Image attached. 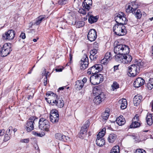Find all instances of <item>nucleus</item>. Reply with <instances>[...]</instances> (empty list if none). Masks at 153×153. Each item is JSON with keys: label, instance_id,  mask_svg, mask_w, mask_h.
<instances>
[{"label": "nucleus", "instance_id": "f257e3e1", "mask_svg": "<svg viewBox=\"0 0 153 153\" xmlns=\"http://www.w3.org/2000/svg\"><path fill=\"white\" fill-rule=\"evenodd\" d=\"M142 62H138L137 64H133L128 67V74L129 76H135L139 73L140 68L142 66Z\"/></svg>", "mask_w": 153, "mask_h": 153}, {"label": "nucleus", "instance_id": "f03ea898", "mask_svg": "<svg viewBox=\"0 0 153 153\" xmlns=\"http://www.w3.org/2000/svg\"><path fill=\"white\" fill-rule=\"evenodd\" d=\"M126 24H116L113 27V30L116 34L118 36L125 35L127 32L124 25Z\"/></svg>", "mask_w": 153, "mask_h": 153}, {"label": "nucleus", "instance_id": "7ed1b4c3", "mask_svg": "<svg viewBox=\"0 0 153 153\" xmlns=\"http://www.w3.org/2000/svg\"><path fill=\"white\" fill-rule=\"evenodd\" d=\"M99 90L98 87H97L94 90V92L95 91V93L98 94L95 97L93 100L94 102L97 105L100 103L105 100L106 97V95L104 94V93L100 92V91Z\"/></svg>", "mask_w": 153, "mask_h": 153}, {"label": "nucleus", "instance_id": "20e7f679", "mask_svg": "<svg viewBox=\"0 0 153 153\" xmlns=\"http://www.w3.org/2000/svg\"><path fill=\"white\" fill-rule=\"evenodd\" d=\"M114 51L115 53L127 54L129 52V48L128 46L126 45L118 44L114 47Z\"/></svg>", "mask_w": 153, "mask_h": 153}, {"label": "nucleus", "instance_id": "39448f33", "mask_svg": "<svg viewBox=\"0 0 153 153\" xmlns=\"http://www.w3.org/2000/svg\"><path fill=\"white\" fill-rule=\"evenodd\" d=\"M39 127L40 129L46 132L49 131L50 125L48 120L45 118H41L39 120Z\"/></svg>", "mask_w": 153, "mask_h": 153}, {"label": "nucleus", "instance_id": "423d86ee", "mask_svg": "<svg viewBox=\"0 0 153 153\" xmlns=\"http://www.w3.org/2000/svg\"><path fill=\"white\" fill-rule=\"evenodd\" d=\"M104 80L103 75L100 74H93L90 78V81L91 83L95 85L102 82Z\"/></svg>", "mask_w": 153, "mask_h": 153}, {"label": "nucleus", "instance_id": "0eeeda50", "mask_svg": "<svg viewBox=\"0 0 153 153\" xmlns=\"http://www.w3.org/2000/svg\"><path fill=\"white\" fill-rule=\"evenodd\" d=\"M114 19L117 23V24H126L127 22L126 15L123 12H121L116 14Z\"/></svg>", "mask_w": 153, "mask_h": 153}, {"label": "nucleus", "instance_id": "6e6552de", "mask_svg": "<svg viewBox=\"0 0 153 153\" xmlns=\"http://www.w3.org/2000/svg\"><path fill=\"white\" fill-rule=\"evenodd\" d=\"M102 69V66L101 64H96L90 67L88 69L87 73L88 74H97Z\"/></svg>", "mask_w": 153, "mask_h": 153}, {"label": "nucleus", "instance_id": "1a4fd4ad", "mask_svg": "<svg viewBox=\"0 0 153 153\" xmlns=\"http://www.w3.org/2000/svg\"><path fill=\"white\" fill-rule=\"evenodd\" d=\"M90 124L89 121H86L83 125L81 127V130L79 135V137L80 138H83L87 134V130Z\"/></svg>", "mask_w": 153, "mask_h": 153}, {"label": "nucleus", "instance_id": "9d476101", "mask_svg": "<svg viewBox=\"0 0 153 153\" xmlns=\"http://www.w3.org/2000/svg\"><path fill=\"white\" fill-rule=\"evenodd\" d=\"M12 51L10 44L5 43L1 48L0 54L2 57H5L8 55Z\"/></svg>", "mask_w": 153, "mask_h": 153}, {"label": "nucleus", "instance_id": "9b49d317", "mask_svg": "<svg viewBox=\"0 0 153 153\" xmlns=\"http://www.w3.org/2000/svg\"><path fill=\"white\" fill-rule=\"evenodd\" d=\"M138 7V5L137 2H131L126 6V12L128 13H135V11H136Z\"/></svg>", "mask_w": 153, "mask_h": 153}, {"label": "nucleus", "instance_id": "f8f14e48", "mask_svg": "<svg viewBox=\"0 0 153 153\" xmlns=\"http://www.w3.org/2000/svg\"><path fill=\"white\" fill-rule=\"evenodd\" d=\"M48 102L53 105H56L59 108L63 107L64 105V101L62 99H58V97H55V99L48 100Z\"/></svg>", "mask_w": 153, "mask_h": 153}, {"label": "nucleus", "instance_id": "ddd939ff", "mask_svg": "<svg viewBox=\"0 0 153 153\" xmlns=\"http://www.w3.org/2000/svg\"><path fill=\"white\" fill-rule=\"evenodd\" d=\"M15 35V31L10 29L8 30L7 32L3 34L2 35V39L6 40H10L13 39Z\"/></svg>", "mask_w": 153, "mask_h": 153}, {"label": "nucleus", "instance_id": "4468645a", "mask_svg": "<svg viewBox=\"0 0 153 153\" xmlns=\"http://www.w3.org/2000/svg\"><path fill=\"white\" fill-rule=\"evenodd\" d=\"M139 116L138 114L136 115L132 120V123L130 125V128H136L140 126V123L139 122Z\"/></svg>", "mask_w": 153, "mask_h": 153}, {"label": "nucleus", "instance_id": "2eb2a0df", "mask_svg": "<svg viewBox=\"0 0 153 153\" xmlns=\"http://www.w3.org/2000/svg\"><path fill=\"white\" fill-rule=\"evenodd\" d=\"M97 37V32L94 29H91L89 31L88 34V39L91 42L94 41Z\"/></svg>", "mask_w": 153, "mask_h": 153}, {"label": "nucleus", "instance_id": "dca6fc26", "mask_svg": "<svg viewBox=\"0 0 153 153\" xmlns=\"http://www.w3.org/2000/svg\"><path fill=\"white\" fill-rule=\"evenodd\" d=\"M145 82V80L142 78L138 77L134 82L133 85L135 87L138 88L143 85Z\"/></svg>", "mask_w": 153, "mask_h": 153}, {"label": "nucleus", "instance_id": "f3484780", "mask_svg": "<svg viewBox=\"0 0 153 153\" xmlns=\"http://www.w3.org/2000/svg\"><path fill=\"white\" fill-rule=\"evenodd\" d=\"M55 137L56 139L64 142L67 141L69 140V138L68 136L60 133H57L55 134Z\"/></svg>", "mask_w": 153, "mask_h": 153}, {"label": "nucleus", "instance_id": "a211bd4d", "mask_svg": "<svg viewBox=\"0 0 153 153\" xmlns=\"http://www.w3.org/2000/svg\"><path fill=\"white\" fill-rule=\"evenodd\" d=\"M92 4V0H84L82 4V6L84 9L87 11L91 8V6Z\"/></svg>", "mask_w": 153, "mask_h": 153}, {"label": "nucleus", "instance_id": "6ab92c4d", "mask_svg": "<svg viewBox=\"0 0 153 153\" xmlns=\"http://www.w3.org/2000/svg\"><path fill=\"white\" fill-rule=\"evenodd\" d=\"M98 52V49L96 48H93L90 51V58L91 60H95L98 57V56L96 54Z\"/></svg>", "mask_w": 153, "mask_h": 153}, {"label": "nucleus", "instance_id": "aec40b11", "mask_svg": "<svg viewBox=\"0 0 153 153\" xmlns=\"http://www.w3.org/2000/svg\"><path fill=\"white\" fill-rule=\"evenodd\" d=\"M142 99L143 97L142 96L138 95L135 96L133 100L134 105L135 106H137L142 100Z\"/></svg>", "mask_w": 153, "mask_h": 153}, {"label": "nucleus", "instance_id": "412c9836", "mask_svg": "<svg viewBox=\"0 0 153 153\" xmlns=\"http://www.w3.org/2000/svg\"><path fill=\"white\" fill-rule=\"evenodd\" d=\"M37 119V117H36L32 116L30 117L27 120L25 125L32 126V127L34 126L35 121Z\"/></svg>", "mask_w": 153, "mask_h": 153}, {"label": "nucleus", "instance_id": "4be33fe9", "mask_svg": "<svg viewBox=\"0 0 153 153\" xmlns=\"http://www.w3.org/2000/svg\"><path fill=\"white\" fill-rule=\"evenodd\" d=\"M115 55V60L120 63H123L124 56L125 54L122 53H117Z\"/></svg>", "mask_w": 153, "mask_h": 153}, {"label": "nucleus", "instance_id": "5701e85b", "mask_svg": "<svg viewBox=\"0 0 153 153\" xmlns=\"http://www.w3.org/2000/svg\"><path fill=\"white\" fill-rule=\"evenodd\" d=\"M59 114L54 115H50V118L51 121L52 123H56L58 122L59 120Z\"/></svg>", "mask_w": 153, "mask_h": 153}, {"label": "nucleus", "instance_id": "b1692460", "mask_svg": "<svg viewBox=\"0 0 153 153\" xmlns=\"http://www.w3.org/2000/svg\"><path fill=\"white\" fill-rule=\"evenodd\" d=\"M81 80H77L76 82L75 85V88L76 90H80L83 87V83Z\"/></svg>", "mask_w": 153, "mask_h": 153}, {"label": "nucleus", "instance_id": "393cba45", "mask_svg": "<svg viewBox=\"0 0 153 153\" xmlns=\"http://www.w3.org/2000/svg\"><path fill=\"white\" fill-rule=\"evenodd\" d=\"M124 57L123 62V64H128L130 62L132 59V56L128 55V54L125 55Z\"/></svg>", "mask_w": 153, "mask_h": 153}, {"label": "nucleus", "instance_id": "a878e982", "mask_svg": "<svg viewBox=\"0 0 153 153\" xmlns=\"http://www.w3.org/2000/svg\"><path fill=\"white\" fill-rule=\"evenodd\" d=\"M117 135L113 133L110 134L108 138V140L109 143H112L116 140Z\"/></svg>", "mask_w": 153, "mask_h": 153}, {"label": "nucleus", "instance_id": "bb28decb", "mask_svg": "<svg viewBox=\"0 0 153 153\" xmlns=\"http://www.w3.org/2000/svg\"><path fill=\"white\" fill-rule=\"evenodd\" d=\"M96 143L97 146H102L104 145L105 140L103 138L97 137L96 140Z\"/></svg>", "mask_w": 153, "mask_h": 153}, {"label": "nucleus", "instance_id": "cd10ccee", "mask_svg": "<svg viewBox=\"0 0 153 153\" xmlns=\"http://www.w3.org/2000/svg\"><path fill=\"white\" fill-rule=\"evenodd\" d=\"M119 102L120 103V108L122 109H124L126 108L127 106V102L126 99H121L119 101Z\"/></svg>", "mask_w": 153, "mask_h": 153}, {"label": "nucleus", "instance_id": "c85d7f7f", "mask_svg": "<svg viewBox=\"0 0 153 153\" xmlns=\"http://www.w3.org/2000/svg\"><path fill=\"white\" fill-rule=\"evenodd\" d=\"M109 110L108 108L106 109L105 112L102 113L101 117L103 120H106L108 119L109 116Z\"/></svg>", "mask_w": 153, "mask_h": 153}, {"label": "nucleus", "instance_id": "c756f323", "mask_svg": "<svg viewBox=\"0 0 153 153\" xmlns=\"http://www.w3.org/2000/svg\"><path fill=\"white\" fill-rule=\"evenodd\" d=\"M123 116L122 117L120 116L116 119V122L119 126L123 125L125 123V119L124 118H123Z\"/></svg>", "mask_w": 153, "mask_h": 153}, {"label": "nucleus", "instance_id": "7c9ffc66", "mask_svg": "<svg viewBox=\"0 0 153 153\" xmlns=\"http://www.w3.org/2000/svg\"><path fill=\"white\" fill-rule=\"evenodd\" d=\"M152 115L151 114H149L147 115L146 117V119L147 124L149 126L151 125L152 124Z\"/></svg>", "mask_w": 153, "mask_h": 153}, {"label": "nucleus", "instance_id": "2f4dec72", "mask_svg": "<svg viewBox=\"0 0 153 153\" xmlns=\"http://www.w3.org/2000/svg\"><path fill=\"white\" fill-rule=\"evenodd\" d=\"M135 13H132L134 14L135 17L138 19H140L142 16V13L141 11L139 9H137L136 11H135Z\"/></svg>", "mask_w": 153, "mask_h": 153}, {"label": "nucleus", "instance_id": "473e14b6", "mask_svg": "<svg viewBox=\"0 0 153 153\" xmlns=\"http://www.w3.org/2000/svg\"><path fill=\"white\" fill-rule=\"evenodd\" d=\"M98 20V18L97 16H94L93 15L90 16L89 17L88 20L89 22L91 24L93 23L96 22Z\"/></svg>", "mask_w": 153, "mask_h": 153}, {"label": "nucleus", "instance_id": "72a5a7b5", "mask_svg": "<svg viewBox=\"0 0 153 153\" xmlns=\"http://www.w3.org/2000/svg\"><path fill=\"white\" fill-rule=\"evenodd\" d=\"M147 86L148 89L149 90L153 89V78L150 79Z\"/></svg>", "mask_w": 153, "mask_h": 153}, {"label": "nucleus", "instance_id": "f704fd0d", "mask_svg": "<svg viewBox=\"0 0 153 153\" xmlns=\"http://www.w3.org/2000/svg\"><path fill=\"white\" fill-rule=\"evenodd\" d=\"M47 95H48V96H50V97L48 98V99L47 98H45V100L47 102L48 101V99H51V100L52 99H55V97H58V96L56 94H54L52 92H50L49 93L47 94Z\"/></svg>", "mask_w": 153, "mask_h": 153}, {"label": "nucleus", "instance_id": "c9c22d12", "mask_svg": "<svg viewBox=\"0 0 153 153\" xmlns=\"http://www.w3.org/2000/svg\"><path fill=\"white\" fill-rule=\"evenodd\" d=\"M44 17L42 16H39L36 19L34 24L39 25L41 22L42 20L44 19Z\"/></svg>", "mask_w": 153, "mask_h": 153}, {"label": "nucleus", "instance_id": "e433bc0d", "mask_svg": "<svg viewBox=\"0 0 153 153\" xmlns=\"http://www.w3.org/2000/svg\"><path fill=\"white\" fill-rule=\"evenodd\" d=\"M86 62L89 63L88 59L87 56L85 55L81 59L80 62V64H81V63H82V64L85 65V64Z\"/></svg>", "mask_w": 153, "mask_h": 153}, {"label": "nucleus", "instance_id": "4c0bfd02", "mask_svg": "<svg viewBox=\"0 0 153 153\" xmlns=\"http://www.w3.org/2000/svg\"><path fill=\"white\" fill-rule=\"evenodd\" d=\"M111 89L113 91H114L119 88V85L116 82H114L111 86Z\"/></svg>", "mask_w": 153, "mask_h": 153}, {"label": "nucleus", "instance_id": "58836bf2", "mask_svg": "<svg viewBox=\"0 0 153 153\" xmlns=\"http://www.w3.org/2000/svg\"><path fill=\"white\" fill-rule=\"evenodd\" d=\"M119 148L118 146L114 147L111 151L110 153H119L120 151Z\"/></svg>", "mask_w": 153, "mask_h": 153}, {"label": "nucleus", "instance_id": "ea45409f", "mask_svg": "<svg viewBox=\"0 0 153 153\" xmlns=\"http://www.w3.org/2000/svg\"><path fill=\"white\" fill-rule=\"evenodd\" d=\"M104 58L108 61H110L112 58V56L111 53L110 52L106 53L105 54Z\"/></svg>", "mask_w": 153, "mask_h": 153}, {"label": "nucleus", "instance_id": "a19ab883", "mask_svg": "<svg viewBox=\"0 0 153 153\" xmlns=\"http://www.w3.org/2000/svg\"><path fill=\"white\" fill-rule=\"evenodd\" d=\"M75 24L77 27L79 28L85 25V22L83 21H79L76 22Z\"/></svg>", "mask_w": 153, "mask_h": 153}, {"label": "nucleus", "instance_id": "79ce46f5", "mask_svg": "<svg viewBox=\"0 0 153 153\" xmlns=\"http://www.w3.org/2000/svg\"><path fill=\"white\" fill-rule=\"evenodd\" d=\"M25 128L26 131L27 132H30L34 129V126H28L25 125Z\"/></svg>", "mask_w": 153, "mask_h": 153}, {"label": "nucleus", "instance_id": "37998d69", "mask_svg": "<svg viewBox=\"0 0 153 153\" xmlns=\"http://www.w3.org/2000/svg\"><path fill=\"white\" fill-rule=\"evenodd\" d=\"M68 2V0H59L58 1L59 4L62 5L66 4Z\"/></svg>", "mask_w": 153, "mask_h": 153}, {"label": "nucleus", "instance_id": "c03bdc74", "mask_svg": "<svg viewBox=\"0 0 153 153\" xmlns=\"http://www.w3.org/2000/svg\"><path fill=\"white\" fill-rule=\"evenodd\" d=\"M86 63L85 65L82 64V63H81V65L80 66V68L81 70H84L88 66L89 63L88 62H86Z\"/></svg>", "mask_w": 153, "mask_h": 153}, {"label": "nucleus", "instance_id": "a18cd8bd", "mask_svg": "<svg viewBox=\"0 0 153 153\" xmlns=\"http://www.w3.org/2000/svg\"><path fill=\"white\" fill-rule=\"evenodd\" d=\"M105 132L103 130L99 132L97 136V137L102 138L105 135Z\"/></svg>", "mask_w": 153, "mask_h": 153}, {"label": "nucleus", "instance_id": "49530a36", "mask_svg": "<svg viewBox=\"0 0 153 153\" xmlns=\"http://www.w3.org/2000/svg\"><path fill=\"white\" fill-rule=\"evenodd\" d=\"M11 136V135H10L6 133L4 135V140L5 141H6L9 140L10 137Z\"/></svg>", "mask_w": 153, "mask_h": 153}, {"label": "nucleus", "instance_id": "de8ad7c7", "mask_svg": "<svg viewBox=\"0 0 153 153\" xmlns=\"http://www.w3.org/2000/svg\"><path fill=\"white\" fill-rule=\"evenodd\" d=\"M86 10L85 9H79L78 11V12L80 13L85 15L86 14Z\"/></svg>", "mask_w": 153, "mask_h": 153}, {"label": "nucleus", "instance_id": "09e8293b", "mask_svg": "<svg viewBox=\"0 0 153 153\" xmlns=\"http://www.w3.org/2000/svg\"><path fill=\"white\" fill-rule=\"evenodd\" d=\"M52 114L56 115L59 114L58 111L56 109H53L51 111L50 115Z\"/></svg>", "mask_w": 153, "mask_h": 153}, {"label": "nucleus", "instance_id": "8fccbe9b", "mask_svg": "<svg viewBox=\"0 0 153 153\" xmlns=\"http://www.w3.org/2000/svg\"><path fill=\"white\" fill-rule=\"evenodd\" d=\"M135 153H146V152L143 149H137Z\"/></svg>", "mask_w": 153, "mask_h": 153}, {"label": "nucleus", "instance_id": "3c124183", "mask_svg": "<svg viewBox=\"0 0 153 153\" xmlns=\"http://www.w3.org/2000/svg\"><path fill=\"white\" fill-rule=\"evenodd\" d=\"M12 128H12V126H10L9 127V128H8V129H7V130L6 132V133L10 135H11L10 134V131H11V132H12V129H13Z\"/></svg>", "mask_w": 153, "mask_h": 153}, {"label": "nucleus", "instance_id": "603ef678", "mask_svg": "<svg viewBox=\"0 0 153 153\" xmlns=\"http://www.w3.org/2000/svg\"><path fill=\"white\" fill-rule=\"evenodd\" d=\"M45 77L44 79V85L45 86H46L47 84V76L48 75V74L45 73Z\"/></svg>", "mask_w": 153, "mask_h": 153}, {"label": "nucleus", "instance_id": "864d4df0", "mask_svg": "<svg viewBox=\"0 0 153 153\" xmlns=\"http://www.w3.org/2000/svg\"><path fill=\"white\" fill-rule=\"evenodd\" d=\"M109 61H108L104 58L102 59L101 61V63L103 64H105L107 62H108Z\"/></svg>", "mask_w": 153, "mask_h": 153}, {"label": "nucleus", "instance_id": "5fc2aeb1", "mask_svg": "<svg viewBox=\"0 0 153 153\" xmlns=\"http://www.w3.org/2000/svg\"><path fill=\"white\" fill-rule=\"evenodd\" d=\"M29 139L28 138L20 140V142L22 143H27L29 142Z\"/></svg>", "mask_w": 153, "mask_h": 153}, {"label": "nucleus", "instance_id": "6e6d98bb", "mask_svg": "<svg viewBox=\"0 0 153 153\" xmlns=\"http://www.w3.org/2000/svg\"><path fill=\"white\" fill-rule=\"evenodd\" d=\"M19 37L22 39H25L26 38V36L25 33H22Z\"/></svg>", "mask_w": 153, "mask_h": 153}, {"label": "nucleus", "instance_id": "4d7b16f0", "mask_svg": "<svg viewBox=\"0 0 153 153\" xmlns=\"http://www.w3.org/2000/svg\"><path fill=\"white\" fill-rule=\"evenodd\" d=\"M4 130H0V136H2L4 134Z\"/></svg>", "mask_w": 153, "mask_h": 153}, {"label": "nucleus", "instance_id": "13d9d810", "mask_svg": "<svg viewBox=\"0 0 153 153\" xmlns=\"http://www.w3.org/2000/svg\"><path fill=\"white\" fill-rule=\"evenodd\" d=\"M34 149L36 150H39V147L38 146V145L36 143H35L34 144Z\"/></svg>", "mask_w": 153, "mask_h": 153}, {"label": "nucleus", "instance_id": "bf43d9fd", "mask_svg": "<svg viewBox=\"0 0 153 153\" xmlns=\"http://www.w3.org/2000/svg\"><path fill=\"white\" fill-rule=\"evenodd\" d=\"M45 135V134L43 133V134H41L40 133H38L37 132V134H36L37 136L40 137H42Z\"/></svg>", "mask_w": 153, "mask_h": 153}, {"label": "nucleus", "instance_id": "052dcab7", "mask_svg": "<svg viewBox=\"0 0 153 153\" xmlns=\"http://www.w3.org/2000/svg\"><path fill=\"white\" fill-rule=\"evenodd\" d=\"M87 81V79L86 77H84L83 78L82 80H81V81H82V83H83V84L84 85V84Z\"/></svg>", "mask_w": 153, "mask_h": 153}, {"label": "nucleus", "instance_id": "680f3d73", "mask_svg": "<svg viewBox=\"0 0 153 153\" xmlns=\"http://www.w3.org/2000/svg\"><path fill=\"white\" fill-rule=\"evenodd\" d=\"M119 65L114 66V71H115L118 69Z\"/></svg>", "mask_w": 153, "mask_h": 153}, {"label": "nucleus", "instance_id": "e2e57ef3", "mask_svg": "<svg viewBox=\"0 0 153 153\" xmlns=\"http://www.w3.org/2000/svg\"><path fill=\"white\" fill-rule=\"evenodd\" d=\"M34 94H33L32 95H28L27 97V99L28 100L32 99L33 98V96Z\"/></svg>", "mask_w": 153, "mask_h": 153}, {"label": "nucleus", "instance_id": "0e129e2a", "mask_svg": "<svg viewBox=\"0 0 153 153\" xmlns=\"http://www.w3.org/2000/svg\"><path fill=\"white\" fill-rule=\"evenodd\" d=\"M69 56L70 58L69 62L70 63H71L72 59V55L71 53H70Z\"/></svg>", "mask_w": 153, "mask_h": 153}, {"label": "nucleus", "instance_id": "69168bd1", "mask_svg": "<svg viewBox=\"0 0 153 153\" xmlns=\"http://www.w3.org/2000/svg\"><path fill=\"white\" fill-rule=\"evenodd\" d=\"M55 70L56 72H61L62 71V69L61 68H56Z\"/></svg>", "mask_w": 153, "mask_h": 153}, {"label": "nucleus", "instance_id": "338daca9", "mask_svg": "<svg viewBox=\"0 0 153 153\" xmlns=\"http://www.w3.org/2000/svg\"><path fill=\"white\" fill-rule=\"evenodd\" d=\"M94 47L97 48L98 46V43H97L96 42H95L94 43Z\"/></svg>", "mask_w": 153, "mask_h": 153}, {"label": "nucleus", "instance_id": "774afa93", "mask_svg": "<svg viewBox=\"0 0 153 153\" xmlns=\"http://www.w3.org/2000/svg\"><path fill=\"white\" fill-rule=\"evenodd\" d=\"M151 104L152 106V108L153 109V100L151 103Z\"/></svg>", "mask_w": 153, "mask_h": 153}]
</instances>
